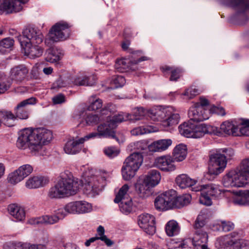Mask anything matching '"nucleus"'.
Here are the masks:
<instances>
[{
  "mask_svg": "<svg viewBox=\"0 0 249 249\" xmlns=\"http://www.w3.org/2000/svg\"><path fill=\"white\" fill-rule=\"evenodd\" d=\"M91 205L85 201H76L69 203L66 205V210L70 213H84L91 210Z\"/></svg>",
  "mask_w": 249,
  "mask_h": 249,
  "instance_id": "18",
  "label": "nucleus"
},
{
  "mask_svg": "<svg viewBox=\"0 0 249 249\" xmlns=\"http://www.w3.org/2000/svg\"><path fill=\"white\" fill-rule=\"evenodd\" d=\"M104 120H105V115L102 114V110L101 111L100 116L96 114H89L85 118L86 122L88 125L96 124L99 122H102Z\"/></svg>",
  "mask_w": 249,
  "mask_h": 249,
  "instance_id": "44",
  "label": "nucleus"
},
{
  "mask_svg": "<svg viewBox=\"0 0 249 249\" xmlns=\"http://www.w3.org/2000/svg\"><path fill=\"white\" fill-rule=\"evenodd\" d=\"M79 189V184L71 176L64 174L57 183L51 187L48 193L50 198H60L75 195Z\"/></svg>",
  "mask_w": 249,
  "mask_h": 249,
  "instance_id": "3",
  "label": "nucleus"
},
{
  "mask_svg": "<svg viewBox=\"0 0 249 249\" xmlns=\"http://www.w3.org/2000/svg\"><path fill=\"white\" fill-rule=\"evenodd\" d=\"M179 115L178 113H173L172 112L167 116L163 122V125L165 126H170L178 124L179 122Z\"/></svg>",
  "mask_w": 249,
  "mask_h": 249,
  "instance_id": "46",
  "label": "nucleus"
},
{
  "mask_svg": "<svg viewBox=\"0 0 249 249\" xmlns=\"http://www.w3.org/2000/svg\"><path fill=\"white\" fill-rule=\"evenodd\" d=\"M249 177L241 164L239 168L231 170L223 177L222 184L226 187L240 188L248 183Z\"/></svg>",
  "mask_w": 249,
  "mask_h": 249,
  "instance_id": "4",
  "label": "nucleus"
},
{
  "mask_svg": "<svg viewBox=\"0 0 249 249\" xmlns=\"http://www.w3.org/2000/svg\"><path fill=\"white\" fill-rule=\"evenodd\" d=\"M143 161V157L139 152L131 154L125 160L124 165L138 170Z\"/></svg>",
  "mask_w": 249,
  "mask_h": 249,
  "instance_id": "24",
  "label": "nucleus"
},
{
  "mask_svg": "<svg viewBox=\"0 0 249 249\" xmlns=\"http://www.w3.org/2000/svg\"><path fill=\"white\" fill-rule=\"evenodd\" d=\"M33 170V168L30 164L21 166L16 171L9 175V181L12 184H16L29 176Z\"/></svg>",
  "mask_w": 249,
  "mask_h": 249,
  "instance_id": "17",
  "label": "nucleus"
},
{
  "mask_svg": "<svg viewBox=\"0 0 249 249\" xmlns=\"http://www.w3.org/2000/svg\"><path fill=\"white\" fill-rule=\"evenodd\" d=\"M175 198L173 200L174 208H180L190 203L191 200V196L189 194H185L179 196H177L176 192L175 191Z\"/></svg>",
  "mask_w": 249,
  "mask_h": 249,
  "instance_id": "39",
  "label": "nucleus"
},
{
  "mask_svg": "<svg viewBox=\"0 0 249 249\" xmlns=\"http://www.w3.org/2000/svg\"><path fill=\"white\" fill-rule=\"evenodd\" d=\"M71 85L70 78L63 79L62 77H59L56 80L53 84L52 89L57 90L60 88L67 87Z\"/></svg>",
  "mask_w": 249,
  "mask_h": 249,
  "instance_id": "48",
  "label": "nucleus"
},
{
  "mask_svg": "<svg viewBox=\"0 0 249 249\" xmlns=\"http://www.w3.org/2000/svg\"><path fill=\"white\" fill-rule=\"evenodd\" d=\"M187 155V148L186 145L180 143L177 145L173 150V158L176 161L183 160Z\"/></svg>",
  "mask_w": 249,
  "mask_h": 249,
  "instance_id": "36",
  "label": "nucleus"
},
{
  "mask_svg": "<svg viewBox=\"0 0 249 249\" xmlns=\"http://www.w3.org/2000/svg\"><path fill=\"white\" fill-rule=\"evenodd\" d=\"M127 63L125 59H119L116 62L115 68L121 71L122 69H124L127 67Z\"/></svg>",
  "mask_w": 249,
  "mask_h": 249,
  "instance_id": "61",
  "label": "nucleus"
},
{
  "mask_svg": "<svg viewBox=\"0 0 249 249\" xmlns=\"http://www.w3.org/2000/svg\"><path fill=\"white\" fill-rule=\"evenodd\" d=\"M204 134L218 135V132L216 127L203 124V134Z\"/></svg>",
  "mask_w": 249,
  "mask_h": 249,
  "instance_id": "58",
  "label": "nucleus"
},
{
  "mask_svg": "<svg viewBox=\"0 0 249 249\" xmlns=\"http://www.w3.org/2000/svg\"><path fill=\"white\" fill-rule=\"evenodd\" d=\"M221 193V191L214 184H203V205L208 206L212 205L211 197L218 196Z\"/></svg>",
  "mask_w": 249,
  "mask_h": 249,
  "instance_id": "19",
  "label": "nucleus"
},
{
  "mask_svg": "<svg viewBox=\"0 0 249 249\" xmlns=\"http://www.w3.org/2000/svg\"><path fill=\"white\" fill-rule=\"evenodd\" d=\"M53 138L51 131L45 128L33 130L25 128L19 132L17 146L21 149H27L33 155L43 156L46 154V142H50Z\"/></svg>",
  "mask_w": 249,
  "mask_h": 249,
  "instance_id": "1",
  "label": "nucleus"
},
{
  "mask_svg": "<svg viewBox=\"0 0 249 249\" xmlns=\"http://www.w3.org/2000/svg\"><path fill=\"white\" fill-rule=\"evenodd\" d=\"M105 122L101 123L97 127V132H92L86 136L87 139H89L96 137H103L104 138H111L119 142L118 139L116 137L114 129L112 125L107 122V120H103Z\"/></svg>",
  "mask_w": 249,
  "mask_h": 249,
  "instance_id": "13",
  "label": "nucleus"
},
{
  "mask_svg": "<svg viewBox=\"0 0 249 249\" xmlns=\"http://www.w3.org/2000/svg\"><path fill=\"white\" fill-rule=\"evenodd\" d=\"M23 35L17 37L18 40L22 47H27L31 44H39L42 42L44 36L41 32L38 29L29 27L24 29Z\"/></svg>",
  "mask_w": 249,
  "mask_h": 249,
  "instance_id": "8",
  "label": "nucleus"
},
{
  "mask_svg": "<svg viewBox=\"0 0 249 249\" xmlns=\"http://www.w3.org/2000/svg\"><path fill=\"white\" fill-rule=\"evenodd\" d=\"M104 153L109 158H112L117 156L119 151L114 147H109L105 149Z\"/></svg>",
  "mask_w": 249,
  "mask_h": 249,
  "instance_id": "59",
  "label": "nucleus"
},
{
  "mask_svg": "<svg viewBox=\"0 0 249 249\" xmlns=\"http://www.w3.org/2000/svg\"><path fill=\"white\" fill-rule=\"evenodd\" d=\"M180 231L178 224L175 220H170L167 222L165 226V231L169 236L177 235Z\"/></svg>",
  "mask_w": 249,
  "mask_h": 249,
  "instance_id": "41",
  "label": "nucleus"
},
{
  "mask_svg": "<svg viewBox=\"0 0 249 249\" xmlns=\"http://www.w3.org/2000/svg\"><path fill=\"white\" fill-rule=\"evenodd\" d=\"M146 132V129L141 126L136 127L131 131V134L134 136L142 135L145 134Z\"/></svg>",
  "mask_w": 249,
  "mask_h": 249,
  "instance_id": "62",
  "label": "nucleus"
},
{
  "mask_svg": "<svg viewBox=\"0 0 249 249\" xmlns=\"http://www.w3.org/2000/svg\"><path fill=\"white\" fill-rule=\"evenodd\" d=\"M175 191L171 190L165 192L156 198L154 204L156 209L159 210H167L174 208L173 200L175 198Z\"/></svg>",
  "mask_w": 249,
  "mask_h": 249,
  "instance_id": "12",
  "label": "nucleus"
},
{
  "mask_svg": "<svg viewBox=\"0 0 249 249\" xmlns=\"http://www.w3.org/2000/svg\"><path fill=\"white\" fill-rule=\"evenodd\" d=\"M138 223L140 227L149 235H153L156 232L155 217L151 214L143 213L138 217Z\"/></svg>",
  "mask_w": 249,
  "mask_h": 249,
  "instance_id": "15",
  "label": "nucleus"
},
{
  "mask_svg": "<svg viewBox=\"0 0 249 249\" xmlns=\"http://www.w3.org/2000/svg\"><path fill=\"white\" fill-rule=\"evenodd\" d=\"M125 83V79L122 75H116L112 77L110 84L114 88L123 87Z\"/></svg>",
  "mask_w": 249,
  "mask_h": 249,
  "instance_id": "53",
  "label": "nucleus"
},
{
  "mask_svg": "<svg viewBox=\"0 0 249 249\" xmlns=\"http://www.w3.org/2000/svg\"><path fill=\"white\" fill-rule=\"evenodd\" d=\"M135 187L136 191L141 197H147L152 195L153 193V187L144 179L139 180L136 183Z\"/></svg>",
  "mask_w": 249,
  "mask_h": 249,
  "instance_id": "28",
  "label": "nucleus"
},
{
  "mask_svg": "<svg viewBox=\"0 0 249 249\" xmlns=\"http://www.w3.org/2000/svg\"><path fill=\"white\" fill-rule=\"evenodd\" d=\"M106 185V178L101 175L98 174L88 176L85 178L83 191L85 194L93 196L98 194Z\"/></svg>",
  "mask_w": 249,
  "mask_h": 249,
  "instance_id": "7",
  "label": "nucleus"
},
{
  "mask_svg": "<svg viewBox=\"0 0 249 249\" xmlns=\"http://www.w3.org/2000/svg\"><path fill=\"white\" fill-rule=\"evenodd\" d=\"M192 244L191 238H186L176 243V246L169 249H191L190 245Z\"/></svg>",
  "mask_w": 249,
  "mask_h": 249,
  "instance_id": "52",
  "label": "nucleus"
},
{
  "mask_svg": "<svg viewBox=\"0 0 249 249\" xmlns=\"http://www.w3.org/2000/svg\"><path fill=\"white\" fill-rule=\"evenodd\" d=\"M28 72L27 68L23 66H18L13 68L11 71L10 78L16 83L21 82Z\"/></svg>",
  "mask_w": 249,
  "mask_h": 249,
  "instance_id": "27",
  "label": "nucleus"
},
{
  "mask_svg": "<svg viewBox=\"0 0 249 249\" xmlns=\"http://www.w3.org/2000/svg\"><path fill=\"white\" fill-rule=\"evenodd\" d=\"M242 241H235L231 239L229 236L219 237L216 241V246L218 248H222L224 246H233L235 248H241V243Z\"/></svg>",
  "mask_w": 249,
  "mask_h": 249,
  "instance_id": "33",
  "label": "nucleus"
},
{
  "mask_svg": "<svg viewBox=\"0 0 249 249\" xmlns=\"http://www.w3.org/2000/svg\"><path fill=\"white\" fill-rule=\"evenodd\" d=\"M136 170L133 168L126 167L124 165L122 169V173L123 178L125 180H129L135 175Z\"/></svg>",
  "mask_w": 249,
  "mask_h": 249,
  "instance_id": "47",
  "label": "nucleus"
},
{
  "mask_svg": "<svg viewBox=\"0 0 249 249\" xmlns=\"http://www.w3.org/2000/svg\"><path fill=\"white\" fill-rule=\"evenodd\" d=\"M88 140L86 136L83 138H76L70 140L67 142L64 147L65 153L72 155L78 153L81 150L85 141Z\"/></svg>",
  "mask_w": 249,
  "mask_h": 249,
  "instance_id": "20",
  "label": "nucleus"
},
{
  "mask_svg": "<svg viewBox=\"0 0 249 249\" xmlns=\"http://www.w3.org/2000/svg\"><path fill=\"white\" fill-rule=\"evenodd\" d=\"M198 89L195 86H191L186 89L184 92L182 94L185 97L184 99L191 100L196 97L199 94Z\"/></svg>",
  "mask_w": 249,
  "mask_h": 249,
  "instance_id": "51",
  "label": "nucleus"
},
{
  "mask_svg": "<svg viewBox=\"0 0 249 249\" xmlns=\"http://www.w3.org/2000/svg\"><path fill=\"white\" fill-rule=\"evenodd\" d=\"M14 40L10 38H5L0 41V53H4L14 45Z\"/></svg>",
  "mask_w": 249,
  "mask_h": 249,
  "instance_id": "45",
  "label": "nucleus"
},
{
  "mask_svg": "<svg viewBox=\"0 0 249 249\" xmlns=\"http://www.w3.org/2000/svg\"><path fill=\"white\" fill-rule=\"evenodd\" d=\"M176 160L170 156H163L156 159V166L161 170L165 172H171L176 169L174 162Z\"/></svg>",
  "mask_w": 249,
  "mask_h": 249,
  "instance_id": "21",
  "label": "nucleus"
},
{
  "mask_svg": "<svg viewBox=\"0 0 249 249\" xmlns=\"http://www.w3.org/2000/svg\"><path fill=\"white\" fill-rule=\"evenodd\" d=\"M220 156L225 158V160L226 162L228 160H231L234 155V152L231 148H221L216 151Z\"/></svg>",
  "mask_w": 249,
  "mask_h": 249,
  "instance_id": "50",
  "label": "nucleus"
},
{
  "mask_svg": "<svg viewBox=\"0 0 249 249\" xmlns=\"http://www.w3.org/2000/svg\"><path fill=\"white\" fill-rule=\"evenodd\" d=\"M97 231L100 236L99 237H97L98 239L104 241L107 246H111L113 245V242L108 238L106 235H104L105 230L103 226H99L97 229Z\"/></svg>",
  "mask_w": 249,
  "mask_h": 249,
  "instance_id": "55",
  "label": "nucleus"
},
{
  "mask_svg": "<svg viewBox=\"0 0 249 249\" xmlns=\"http://www.w3.org/2000/svg\"><path fill=\"white\" fill-rule=\"evenodd\" d=\"M70 79L71 84H73L76 86H92L95 83V79L93 76H77L73 78H70Z\"/></svg>",
  "mask_w": 249,
  "mask_h": 249,
  "instance_id": "32",
  "label": "nucleus"
},
{
  "mask_svg": "<svg viewBox=\"0 0 249 249\" xmlns=\"http://www.w3.org/2000/svg\"><path fill=\"white\" fill-rule=\"evenodd\" d=\"M145 114V111L143 107H137L133 109L132 114H130L132 115L131 119L129 120H139L142 118Z\"/></svg>",
  "mask_w": 249,
  "mask_h": 249,
  "instance_id": "56",
  "label": "nucleus"
},
{
  "mask_svg": "<svg viewBox=\"0 0 249 249\" xmlns=\"http://www.w3.org/2000/svg\"><path fill=\"white\" fill-rule=\"evenodd\" d=\"M171 110H172L171 107H157L151 110L150 117L154 120L163 122L167 116L171 113Z\"/></svg>",
  "mask_w": 249,
  "mask_h": 249,
  "instance_id": "25",
  "label": "nucleus"
},
{
  "mask_svg": "<svg viewBox=\"0 0 249 249\" xmlns=\"http://www.w3.org/2000/svg\"><path fill=\"white\" fill-rule=\"evenodd\" d=\"M129 189L127 184H124L120 189L114 199L115 203H118L121 212L125 215L132 213L136 209V206L128 194Z\"/></svg>",
  "mask_w": 249,
  "mask_h": 249,
  "instance_id": "5",
  "label": "nucleus"
},
{
  "mask_svg": "<svg viewBox=\"0 0 249 249\" xmlns=\"http://www.w3.org/2000/svg\"><path fill=\"white\" fill-rule=\"evenodd\" d=\"M236 196L233 200L234 204L242 206H248V190L236 192Z\"/></svg>",
  "mask_w": 249,
  "mask_h": 249,
  "instance_id": "40",
  "label": "nucleus"
},
{
  "mask_svg": "<svg viewBox=\"0 0 249 249\" xmlns=\"http://www.w3.org/2000/svg\"><path fill=\"white\" fill-rule=\"evenodd\" d=\"M242 167L243 168L246 175H249V158L244 159L241 162Z\"/></svg>",
  "mask_w": 249,
  "mask_h": 249,
  "instance_id": "64",
  "label": "nucleus"
},
{
  "mask_svg": "<svg viewBox=\"0 0 249 249\" xmlns=\"http://www.w3.org/2000/svg\"><path fill=\"white\" fill-rule=\"evenodd\" d=\"M227 163L225 158L220 156L217 152L209 156L208 172L207 175L217 176L224 171Z\"/></svg>",
  "mask_w": 249,
  "mask_h": 249,
  "instance_id": "10",
  "label": "nucleus"
},
{
  "mask_svg": "<svg viewBox=\"0 0 249 249\" xmlns=\"http://www.w3.org/2000/svg\"><path fill=\"white\" fill-rule=\"evenodd\" d=\"M49 179L42 176H35L28 179L26 186L29 189L37 188L48 184Z\"/></svg>",
  "mask_w": 249,
  "mask_h": 249,
  "instance_id": "30",
  "label": "nucleus"
},
{
  "mask_svg": "<svg viewBox=\"0 0 249 249\" xmlns=\"http://www.w3.org/2000/svg\"><path fill=\"white\" fill-rule=\"evenodd\" d=\"M113 105L111 104H108L102 109V114L105 115V118L107 122L109 123L115 128L118 123H122L123 121H126L131 119L132 115L129 113H119L114 114L112 113L111 109L113 108Z\"/></svg>",
  "mask_w": 249,
  "mask_h": 249,
  "instance_id": "11",
  "label": "nucleus"
},
{
  "mask_svg": "<svg viewBox=\"0 0 249 249\" xmlns=\"http://www.w3.org/2000/svg\"><path fill=\"white\" fill-rule=\"evenodd\" d=\"M172 143L171 139H162L156 141L149 145L148 148L152 152H161L166 150Z\"/></svg>",
  "mask_w": 249,
  "mask_h": 249,
  "instance_id": "29",
  "label": "nucleus"
},
{
  "mask_svg": "<svg viewBox=\"0 0 249 249\" xmlns=\"http://www.w3.org/2000/svg\"><path fill=\"white\" fill-rule=\"evenodd\" d=\"M248 121H249V120L244 121L242 124L243 126L240 128L231 122L225 121L221 124L220 131L218 133H223L226 135L233 136H238L241 134L249 136V125L248 124Z\"/></svg>",
  "mask_w": 249,
  "mask_h": 249,
  "instance_id": "9",
  "label": "nucleus"
},
{
  "mask_svg": "<svg viewBox=\"0 0 249 249\" xmlns=\"http://www.w3.org/2000/svg\"><path fill=\"white\" fill-rule=\"evenodd\" d=\"M43 224L52 225L57 223L60 220L56 215H45L42 216Z\"/></svg>",
  "mask_w": 249,
  "mask_h": 249,
  "instance_id": "57",
  "label": "nucleus"
},
{
  "mask_svg": "<svg viewBox=\"0 0 249 249\" xmlns=\"http://www.w3.org/2000/svg\"><path fill=\"white\" fill-rule=\"evenodd\" d=\"M194 236L192 239L194 249H202V215L199 214L193 224Z\"/></svg>",
  "mask_w": 249,
  "mask_h": 249,
  "instance_id": "14",
  "label": "nucleus"
},
{
  "mask_svg": "<svg viewBox=\"0 0 249 249\" xmlns=\"http://www.w3.org/2000/svg\"><path fill=\"white\" fill-rule=\"evenodd\" d=\"M70 35V29L68 24L64 22H58L50 29L49 37L45 39V43L50 46L54 42L66 39Z\"/></svg>",
  "mask_w": 249,
  "mask_h": 249,
  "instance_id": "6",
  "label": "nucleus"
},
{
  "mask_svg": "<svg viewBox=\"0 0 249 249\" xmlns=\"http://www.w3.org/2000/svg\"><path fill=\"white\" fill-rule=\"evenodd\" d=\"M45 55L46 60L51 63L56 62L60 59V53L56 49H49L46 51Z\"/></svg>",
  "mask_w": 249,
  "mask_h": 249,
  "instance_id": "42",
  "label": "nucleus"
},
{
  "mask_svg": "<svg viewBox=\"0 0 249 249\" xmlns=\"http://www.w3.org/2000/svg\"><path fill=\"white\" fill-rule=\"evenodd\" d=\"M160 179L161 176L159 171L151 170L148 172L143 179L154 187L159 183Z\"/></svg>",
  "mask_w": 249,
  "mask_h": 249,
  "instance_id": "37",
  "label": "nucleus"
},
{
  "mask_svg": "<svg viewBox=\"0 0 249 249\" xmlns=\"http://www.w3.org/2000/svg\"><path fill=\"white\" fill-rule=\"evenodd\" d=\"M162 71L165 75L171 74L170 81H176L179 78L182 71L178 68L164 66L161 68Z\"/></svg>",
  "mask_w": 249,
  "mask_h": 249,
  "instance_id": "35",
  "label": "nucleus"
},
{
  "mask_svg": "<svg viewBox=\"0 0 249 249\" xmlns=\"http://www.w3.org/2000/svg\"><path fill=\"white\" fill-rule=\"evenodd\" d=\"M8 210L10 214L17 221H22L25 218V212L24 209L15 204H10L8 206Z\"/></svg>",
  "mask_w": 249,
  "mask_h": 249,
  "instance_id": "26",
  "label": "nucleus"
},
{
  "mask_svg": "<svg viewBox=\"0 0 249 249\" xmlns=\"http://www.w3.org/2000/svg\"><path fill=\"white\" fill-rule=\"evenodd\" d=\"M91 103L88 107L89 111L96 110L103 106L102 100L99 98H96L95 96H92L90 98Z\"/></svg>",
  "mask_w": 249,
  "mask_h": 249,
  "instance_id": "49",
  "label": "nucleus"
},
{
  "mask_svg": "<svg viewBox=\"0 0 249 249\" xmlns=\"http://www.w3.org/2000/svg\"><path fill=\"white\" fill-rule=\"evenodd\" d=\"M25 49L28 51L29 55L32 58L38 57L41 56L43 53V48L35 44L30 43L27 47H25Z\"/></svg>",
  "mask_w": 249,
  "mask_h": 249,
  "instance_id": "43",
  "label": "nucleus"
},
{
  "mask_svg": "<svg viewBox=\"0 0 249 249\" xmlns=\"http://www.w3.org/2000/svg\"><path fill=\"white\" fill-rule=\"evenodd\" d=\"M177 184L181 189L192 187L196 184L197 180L190 178L186 174L178 175L176 179Z\"/></svg>",
  "mask_w": 249,
  "mask_h": 249,
  "instance_id": "31",
  "label": "nucleus"
},
{
  "mask_svg": "<svg viewBox=\"0 0 249 249\" xmlns=\"http://www.w3.org/2000/svg\"><path fill=\"white\" fill-rule=\"evenodd\" d=\"M190 118L178 126L180 134L187 138H200L202 136V97L199 102L194 103L189 111Z\"/></svg>",
  "mask_w": 249,
  "mask_h": 249,
  "instance_id": "2",
  "label": "nucleus"
},
{
  "mask_svg": "<svg viewBox=\"0 0 249 249\" xmlns=\"http://www.w3.org/2000/svg\"><path fill=\"white\" fill-rule=\"evenodd\" d=\"M4 248L5 249H26L27 244L22 242H9L4 244Z\"/></svg>",
  "mask_w": 249,
  "mask_h": 249,
  "instance_id": "54",
  "label": "nucleus"
},
{
  "mask_svg": "<svg viewBox=\"0 0 249 249\" xmlns=\"http://www.w3.org/2000/svg\"><path fill=\"white\" fill-rule=\"evenodd\" d=\"M222 227V231H229L234 228V224L230 221H220Z\"/></svg>",
  "mask_w": 249,
  "mask_h": 249,
  "instance_id": "60",
  "label": "nucleus"
},
{
  "mask_svg": "<svg viewBox=\"0 0 249 249\" xmlns=\"http://www.w3.org/2000/svg\"><path fill=\"white\" fill-rule=\"evenodd\" d=\"M65 97L62 94H59L53 98V102L54 104H59L65 102Z\"/></svg>",
  "mask_w": 249,
  "mask_h": 249,
  "instance_id": "63",
  "label": "nucleus"
},
{
  "mask_svg": "<svg viewBox=\"0 0 249 249\" xmlns=\"http://www.w3.org/2000/svg\"><path fill=\"white\" fill-rule=\"evenodd\" d=\"M213 113L222 116L226 115L225 109L223 107L211 105L207 99L203 98V120L208 119Z\"/></svg>",
  "mask_w": 249,
  "mask_h": 249,
  "instance_id": "22",
  "label": "nucleus"
},
{
  "mask_svg": "<svg viewBox=\"0 0 249 249\" xmlns=\"http://www.w3.org/2000/svg\"><path fill=\"white\" fill-rule=\"evenodd\" d=\"M36 103V98L34 97H31L25 99L18 104L14 109V114L16 119H28L29 118L30 112L26 108L27 106L35 105Z\"/></svg>",
  "mask_w": 249,
  "mask_h": 249,
  "instance_id": "16",
  "label": "nucleus"
},
{
  "mask_svg": "<svg viewBox=\"0 0 249 249\" xmlns=\"http://www.w3.org/2000/svg\"><path fill=\"white\" fill-rule=\"evenodd\" d=\"M0 119L2 124L8 127H12L15 125L16 118L15 114L11 111L2 110L0 111Z\"/></svg>",
  "mask_w": 249,
  "mask_h": 249,
  "instance_id": "34",
  "label": "nucleus"
},
{
  "mask_svg": "<svg viewBox=\"0 0 249 249\" xmlns=\"http://www.w3.org/2000/svg\"><path fill=\"white\" fill-rule=\"evenodd\" d=\"M28 0H4L1 4V8L6 14L11 13L13 12L20 11L22 7L21 4L27 2Z\"/></svg>",
  "mask_w": 249,
  "mask_h": 249,
  "instance_id": "23",
  "label": "nucleus"
},
{
  "mask_svg": "<svg viewBox=\"0 0 249 249\" xmlns=\"http://www.w3.org/2000/svg\"><path fill=\"white\" fill-rule=\"evenodd\" d=\"M225 3L228 5L237 8L240 12L249 9V1L246 0H225Z\"/></svg>",
  "mask_w": 249,
  "mask_h": 249,
  "instance_id": "38",
  "label": "nucleus"
}]
</instances>
